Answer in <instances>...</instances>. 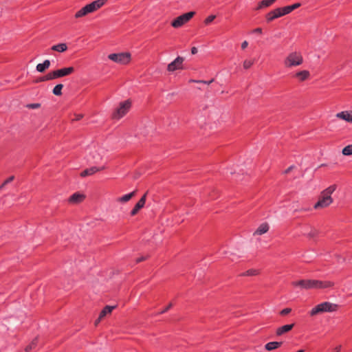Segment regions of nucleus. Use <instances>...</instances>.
<instances>
[{"instance_id":"f257e3e1","label":"nucleus","mask_w":352,"mask_h":352,"mask_svg":"<svg viewBox=\"0 0 352 352\" xmlns=\"http://www.w3.org/2000/svg\"><path fill=\"white\" fill-rule=\"evenodd\" d=\"M292 285L294 287H300L302 289H324L332 287L334 283L331 281H322L319 280L302 279L293 281Z\"/></svg>"},{"instance_id":"f03ea898","label":"nucleus","mask_w":352,"mask_h":352,"mask_svg":"<svg viewBox=\"0 0 352 352\" xmlns=\"http://www.w3.org/2000/svg\"><path fill=\"white\" fill-rule=\"evenodd\" d=\"M336 188L337 185L333 184L322 190L318 198V201L314 206V209L324 208L331 204L333 203L331 194L336 190Z\"/></svg>"},{"instance_id":"7ed1b4c3","label":"nucleus","mask_w":352,"mask_h":352,"mask_svg":"<svg viewBox=\"0 0 352 352\" xmlns=\"http://www.w3.org/2000/svg\"><path fill=\"white\" fill-rule=\"evenodd\" d=\"M338 305L329 302H324L314 307L310 311V316H314L324 312H333L338 310Z\"/></svg>"},{"instance_id":"20e7f679","label":"nucleus","mask_w":352,"mask_h":352,"mask_svg":"<svg viewBox=\"0 0 352 352\" xmlns=\"http://www.w3.org/2000/svg\"><path fill=\"white\" fill-rule=\"evenodd\" d=\"M302 63V56L297 52L289 53L284 60V65L287 68L300 65Z\"/></svg>"},{"instance_id":"39448f33","label":"nucleus","mask_w":352,"mask_h":352,"mask_svg":"<svg viewBox=\"0 0 352 352\" xmlns=\"http://www.w3.org/2000/svg\"><path fill=\"white\" fill-rule=\"evenodd\" d=\"M131 107V102L130 100H126L120 103L119 107L115 110L112 114V118L119 120L125 116Z\"/></svg>"},{"instance_id":"423d86ee","label":"nucleus","mask_w":352,"mask_h":352,"mask_svg":"<svg viewBox=\"0 0 352 352\" xmlns=\"http://www.w3.org/2000/svg\"><path fill=\"white\" fill-rule=\"evenodd\" d=\"M195 15V12L194 11L184 13L174 19L171 22V25L175 28H180L185 23H188Z\"/></svg>"},{"instance_id":"0eeeda50","label":"nucleus","mask_w":352,"mask_h":352,"mask_svg":"<svg viewBox=\"0 0 352 352\" xmlns=\"http://www.w3.org/2000/svg\"><path fill=\"white\" fill-rule=\"evenodd\" d=\"M108 58L113 62L126 65L131 60V54L129 52H122L118 54H110Z\"/></svg>"},{"instance_id":"6e6552de","label":"nucleus","mask_w":352,"mask_h":352,"mask_svg":"<svg viewBox=\"0 0 352 352\" xmlns=\"http://www.w3.org/2000/svg\"><path fill=\"white\" fill-rule=\"evenodd\" d=\"M74 67H64L61 69H58L54 71L51 72L52 76L54 79L62 78L64 76H69L74 72Z\"/></svg>"},{"instance_id":"1a4fd4ad","label":"nucleus","mask_w":352,"mask_h":352,"mask_svg":"<svg viewBox=\"0 0 352 352\" xmlns=\"http://www.w3.org/2000/svg\"><path fill=\"white\" fill-rule=\"evenodd\" d=\"M184 60V58L183 57L177 56L173 62L168 65L167 70L173 72L177 69H182L183 68Z\"/></svg>"},{"instance_id":"9d476101","label":"nucleus","mask_w":352,"mask_h":352,"mask_svg":"<svg viewBox=\"0 0 352 352\" xmlns=\"http://www.w3.org/2000/svg\"><path fill=\"white\" fill-rule=\"evenodd\" d=\"M104 169V166H102V167H100V168H98L96 166H92L91 168H86L85 170L82 171L80 173V175L82 177H87V176L92 175L94 173H97L98 171L102 170Z\"/></svg>"},{"instance_id":"9b49d317","label":"nucleus","mask_w":352,"mask_h":352,"mask_svg":"<svg viewBox=\"0 0 352 352\" xmlns=\"http://www.w3.org/2000/svg\"><path fill=\"white\" fill-rule=\"evenodd\" d=\"M293 77L297 78L299 82H303L309 79L310 73L307 70H302L295 73Z\"/></svg>"},{"instance_id":"f8f14e48","label":"nucleus","mask_w":352,"mask_h":352,"mask_svg":"<svg viewBox=\"0 0 352 352\" xmlns=\"http://www.w3.org/2000/svg\"><path fill=\"white\" fill-rule=\"evenodd\" d=\"M336 117L338 118H340L342 120H344L346 122H351L352 123V111H341L340 113H338L336 114Z\"/></svg>"},{"instance_id":"ddd939ff","label":"nucleus","mask_w":352,"mask_h":352,"mask_svg":"<svg viewBox=\"0 0 352 352\" xmlns=\"http://www.w3.org/2000/svg\"><path fill=\"white\" fill-rule=\"evenodd\" d=\"M294 327V324H285L278 327L276 331V334L278 336H282L283 334L289 332Z\"/></svg>"},{"instance_id":"4468645a","label":"nucleus","mask_w":352,"mask_h":352,"mask_svg":"<svg viewBox=\"0 0 352 352\" xmlns=\"http://www.w3.org/2000/svg\"><path fill=\"white\" fill-rule=\"evenodd\" d=\"M85 198V196L84 195L76 192L69 198V202L72 204H78L82 202Z\"/></svg>"},{"instance_id":"2eb2a0df","label":"nucleus","mask_w":352,"mask_h":352,"mask_svg":"<svg viewBox=\"0 0 352 352\" xmlns=\"http://www.w3.org/2000/svg\"><path fill=\"white\" fill-rule=\"evenodd\" d=\"M269 230V225L267 223H261L256 230L254 232V235H261L266 233Z\"/></svg>"},{"instance_id":"dca6fc26","label":"nucleus","mask_w":352,"mask_h":352,"mask_svg":"<svg viewBox=\"0 0 352 352\" xmlns=\"http://www.w3.org/2000/svg\"><path fill=\"white\" fill-rule=\"evenodd\" d=\"M282 344V342H270L265 345V349L267 351H270L279 348Z\"/></svg>"},{"instance_id":"f3484780","label":"nucleus","mask_w":352,"mask_h":352,"mask_svg":"<svg viewBox=\"0 0 352 352\" xmlns=\"http://www.w3.org/2000/svg\"><path fill=\"white\" fill-rule=\"evenodd\" d=\"M50 66V61L49 60H45L43 63H39L36 65V70L38 72L43 73L47 69H48Z\"/></svg>"},{"instance_id":"a211bd4d","label":"nucleus","mask_w":352,"mask_h":352,"mask_svg":"<svg viewBox=\"0 0 352 352\" xmlns=\"http://www.w3.org/2000/svg\"><path fill=\"white\" fill-rule=\"evenodd\" d=\"M137 190H134L129 194L124 195L122 197L118 198V201L124 203L129 201L132 197L136 195Z\"/></svg>"},{"instance_id":"6ab92c4d","label":"nucleus","mask_w":352,"mask_h":352,"mask_svg":"<svg viewBox=\"0 0 352 352\" xmlns=\"http://www.w3.org/2000/svg\"><path fill=\"white\" fill-rule=\"evenodd\" d=\"M115 306H105L100 313V319H103L107 314H110L114 309Z\"/></svg>"},{"instance_id":"aec40b11","label":"nucleus","mask_w":352,"mask_h":352,"mask_svg":"<svg viewBox=\"0 0 352 352\" xmlns=\"http://www.w3.org/2000/svg\"><path fill=\"white\" fill-rule=\"evenodd\" d=\"M274 3L271 0H262L260 1L256 8V10L263 9L265 8H268L272 6Z\"/></svg>"},{"instance_id":"412c9836","label":"nucleus","mask_w":352,"mask_h":352,"mask_svg":"<svg viewBox=\"0 0 352 352\" xmlns=\"http://www.w3.org/2000/svg\"><path fill=\"white\" fill-rule=\"evenodd\" d=\"M51 49L58 52H64L67 50V45L66 43H59L53 45Z\"/></svg>"},{"instance_id":"4be33fe9","label":"nucleus","mask_w":352,"mask_h":352,"mask_svg":"<svg viewBox=\"0 0 352 352\" xmlns=\"http://www.w3.org/2000/svg\"><path fill=\"white\" fill-rule=\"evenodd\" d=\"M52 80H53V77L52 76V72H50L43 76L37 78L36 79H35L34 80V82L38 83V82Z\"/></svg>"},{"instance_id":"5701e85b","label":"nucleus","mask_w":352,"mask_h":352,"mask_svg":"<svg viewBox=\"0 0 352 352\" xmlns=\"http://www.w3.org/2000/svg\"><path fill=\"white\" fill-rule=\"evenodd\" d=\"M38 344V338H35L25 348V352H30L34 349Z\"/></svg>"},{"instance_id":"b1692460","label":"nucleus","mask_w":352,"mask_h":352,"mask_svg":"<svg viewBox=\"0 0 352 352\" xmlns=\"http://www.w3.org/2000/svg\"><path fill=\"white\" fill-rule=\"evenodd\" d=\"M63 88V84H58L56 85L53 90H52V93L55 95V96H61L62 95V89Z\"/></svg>"},{"instance_id":"393cba45","label":"nucleus","mask_w":352,"mask_h":352,"mask_svg":"<svg viewBox=\"0 0 352 352\" xmlns=\"http://www.w3.org/2000/svg\"><path fill=\"white\" fill-rule=\"evenodd\" d=\"M265 21L267 23H271L272 21H273L274 20H275L276 19L275 16V14H274V12H273V10H271L269 12H267L265 14Z\"/></svg>"},{"instance_id":"a878e982","label":"nucleus","mask_w":352,"mask_h":352,"mask_svg":"<svg viewBox=\"0 0 352 352\" xmlns=\"http://www.w3.org/2000/svg\"><path fill=\"white\" fill-rule=\"evenodd\" d=\"M319 232L314 228H311L310 232L305 234L309 239H314L318 236Z\"/></svg>"},{"instance_id":"bb28decb","label":"nucleus","mask_w":352,"mask_h":352,"mask_svg":"<svg viewBox=\"0 0 352 352\" xmlns=\"http://www.w3.org/2000/svg\"><path fill=\"white\" fill-rule=\"evenodd\" d=\"M107 2V0H96L94 1L92 3H94V5H95L94 7L97 10L100 9L101 7H102Z\"/></svg>"},{"instance_id":"cd10ccee","label":"nucleus","mask_w":352,"mask_h":352,"mask_svg":"<svg viewBox=\"0 0 352 352\" xmlns=\"http://www.w3.org/2000/svg\"><path fill=\"white\" fill-rule=\"evenodd\" d=\"M147 193H148L147 192L146 193H144L142 195V197L140 199V200L136 203V205L139 206L142 208H143L145 205Z\"/></svg>"},{"instance_id":"c85d7f7f","label":"nucleus","mask_w":352,"mask_h":352,"mask_svg":"<svg viewBox=\"0 0 352 352\" xmlns=\"http://www.w3.org/2000/svg\"><path fill=\"white\" fill-rule=\"evenodd\" d=\"M258 274V270H254V269H250V270H248L245 271L243 274H241V276H256Z\"/></svg>"},{"instance_id":"c756f323","label":"nucleus","mask_w":352,"mask_h":352,"mask_svg":"<svg viewBox=\"0 0 352 352\" xmlns=\"http://www.w3.org/2000/svg\"><path fill=\"white\" fill-rule=\"evenodd\" d=\"M342 153L344 155H352V144L348 145L345 146L342 151Z\"/></svg>"},{"instance_id":"7c9ffc66","label":"nucleus","mask_w":352,"mask_h":352,"mask_svg":"<svg viewBox=\"0 0 352 352\" xmlns=\"http://www.w3.org/2000/svg\"><path fill=\"white\" fill-rule=\"evenodd\" d=\"M254 63V60H245L243 62V66L245 69H248L252 67Z\"/></svg>"},{"instance_id":"2f4dec72","label":"nucleus","mask_w":352,"mask_h":352,"mask_svg":"<svg viewBox=\"0 0 352 352\" xmlns=\"http://www.w3.org/2000/svg\"><path fill=\"white\" fill-rule=\"evenodd\" d=\"M280 8L282 10L281 12H283L284 16L286 15V14H289L290 12H292V10L290 6L282 7Z\"/></svg>"},{"instance_id":"473e14b6","label":"nucleus","mask_w":352,"mask_h":352,"mask_svg":"<svg viewBox=\"0 0 352 352\" xmlns=\"http://www.w3.org/2000/svg\"><path fill=\"white\" fill-rule=\"evenodd\" d=\"M281 10H282L280 8H277L273 10V12H274V14H275V16L276 19L284 16V14H283V12H281Z\"/></svg>"},{"instance_id":"72a5a7b5","label":"nucleus","mask_w":352,"mask_h":352,"mask_svg":"<svg viewBox=\"0 0 352 352\" xmlns=\"http://www.w3.org/2000/svg\"><path fill=\"white\" fill-rule=\"evenodd\" d=\"M141 209H142V208H140L139 206L135 204L130 212L131 216H135V214H137L138 213V212Z\"/></svg>"},{"instance_id":"f704fd0d","label":"nucleus","mask_w":352,"mask_h":352,"mask_svg":"<svg viewBox=\"0 0 352 352\" xmlns=\"http://www.w3.org/2000/svg\"><path fill=\"white\" fill-rule=\"evenodd\" d=\"M216 18V16L215 15H210L208 16L205 20H204V24L205 25H208L210 24V23H212L214 19Z\"/></svg>"},{"instance_id":"c9c22d12","label":"nucleus","mask_w":352,"mask_h":352,"mask_svg":"<svg viewBox=\"0 0 352 352\" xmlns=\"http://www.w3.org/2000/svg\"><path fill=\"white\" fill-rule=\"evenodd\" d=\"M291 311H292L291 308H288V307L285 308L280 311V315L286 316V315L289 314V313H291Z\"/></svg>"},{"instance_id":"e433bc0d","label":"nucleus","mask_w":352,"mask_h":352,"mask_svg":"<svg viewBox=\"0 0 352 352\" xmlns=\"http://www.w3.org/2000/svg\"><path fill=\"white\" fill-rule=\"evenodd\" d=\"M173 306L172 302H170L164 309L159 312V314H162L167 312Z\"/></svg>"},{"instance_id":"4c0bfd02","label":"nucleus","mask_w":352,"mask_h":352,"mask_svg":"<svg viewBox=\"0 0 352 352\" xmlns=\"http://www.w3.org/2000/svg\"><path fill=\"white\" fill-rule=\"evenodd\" d=\"M95 5H94V3L91 2L87 5H86V6H87V8H88V10L90 13L91 12H94L95 11H96V8L94 7Z\"/></svg>"},{"instance_id":"58836bf2","label":"nucleus","mask_w":352,"mask_h":352,"mask_svg":"<svg viewBox=\"0 0 352 352\" xmlns=\"http://www.w3.org/2000/svg\"><path fill=\"white\" fill-rule=\"evenodd\" d=\"M40 107H41L40 103H32V104H29L27 105V107H28L29 109H38Z\"/></svg>"},{"instance_id":"ea45409f","label":"nucleus","mask_w":352,"mask_h":352,"mask_svg":"<svg viewBox=\"0 0 352 352\" xmlns=\"http://www.w3.org/2000/svg\"><path fill=\"white\" fill-rule=\"evenodd\" d=\"M74 116H75V118L72 119V122H74V121H78V120H81L83 118V115L82 114H75Z\"/></svg>"},{"instance_id":"a19ab883","label":"nucleus","mask_w":352,"mask_h":352,"mask_svg":"<svg viewBox=\"0 0 352 352\" xmlns=\"http://www.w3.org/2000/svg\"><path fill=\"white\" fill-rule=\"evenodd\" d=\"M192 82H199V83H204V84H206V85H209L210 84L211 82H212L214 81V79H212L209 81H206V80H192Z\"/></svg>"},{"instance_id":"79ce46f5","label":"nucleus","mask_w":352,"mask_h":352,"mask_svg":"<svg viewBox=\"0 0 352 352\" xmlns=\"http://www.w3.org/2000/svg\"><path fill=\"white\" fill-rule=\"evenodd\" d=\"M148 256H140V257L136 258L135 262L137 263H139L142 261L146 260L148 258Z\"/></svg>"},{"instance_id":"37998d69","label":"nucleus","mask_w":352,"mask_h":352,"mask_svg":"<svg viewBox=\"0 0 352 352\" xmlns=\"http://www.w3.org/2000/svg\"><path fill=\"white\" fill-rule=\"evenodd\" d=\"M84 16H85V14L80 10L75 14V18L76 19L82 17Z\"/></svg>"},{"instance_id":"c03bdc74","label":"nucleus","mask_w":352,"mask_h":352,"mask_svg":"<svg viewBox=\"0 0 352 352\" xmlns=\"http://www.w3.org/2000/svg\"><path fill=\"white\" fill-rule=\"evenodd\" d=\"M291 6V8L293 10L300 8L301 6V3H296L294 4H292V5H290Z\"/></svg>"},{"instance_id":"a18cd8bd","label":"nucleus","mask_w":352,"mask_h":352,"mask_svg":"<svg viewBox=\"0 0 352 352\" xmlns=\"http://www.w3.org/2000/svg\"><path fill=\"white\" fill-rule=\"evenodd\" d=\"M14 179V177L12 175V176H10L9 177L8 179H6L3 182H4V184H8L9 183H10L11 182H12Z\"/></svg>"},{"instance_id":"49530a36","label":"nucleus","mask_w":352,"mask_h":352,"mask_svg":"<svg viewBox=\"0 0 352 352\" xmlns=\"http://www.w3.org/2000/svg\"><path fill=\"white\" fill-rule=\"evenodd\" d=\"M252 32L253 33H256V34H262V28H256L255 29H254L252 30Z\"/></svg>"},{"instance_id":"de8ad7c7","label":"nucleus","mask_w":352,"mask_h":352,"mask_svg":"<svg viewBox=\"0 0 352 352\" xmlns=\"http://www.w3.org/2000/svg\"><path fill=\"white\" fill-rule=\"evenodd\" d=\"M80 10H81V11H82V12H83L85 15H87V14H89V13H90V12H89V10H88L87 6H84L83 8H82L80 9Z\"/></svg>"},{"instance_id":"09e8293b","label":"nucleus","mask_w":352,"mask_h":352,"mask_svg":"<svg viewBox=\"0 0 352 352\" xmlns=\"http://www.w3.org/2000/svg\"><path fill=\"white\" fill-rule=\"evenodd\" d=\"M294 168V166H290L289 167H288L285 171H284V173L285 174H287L289 173L290 171H292Z\"/></svg>"},{"instance_id":"8fccbe9b","label":"nucleus","mask_w":352,"mask_h":352,"mask_svg":"<svg viewBox=\"0 0 352 352\" xmlns=\"http://www.w3.org/2000/svg\"><path fill=\"white\" fill-rule=\"evenodd\" d=\"M248 45V41H243L242 43H241V48L243 50H245Z\"/></svg>"},{"instance_id":"3c124183","label":"nucleus","mask_w":352,"mask_h":352,"mask_svg":"<svg viewBox=\"0 0 352 352\" xmlns=\"http://www.w3.org/2000/svg\"><path fill=\"white\" fill-rule=\"evenodd\" d=\"M197 53V48L196 47H192L191 48V54H196Z\"/></svg>"},{"instance_id":"603ef678","label":"nucleus","mask_w":352,"mask_h":352,"mask_svg":"<svg viewBox=\"0 0 352 352\" xmlns=\"http://www.w3.org/2000/svg\"><path fill=\"white\" fill-rule=\"evenodd\" d=\"M340 349H341V346H338L334 349L333 352H340Z\"/></svg>"},{"instance_id":"864d4df0","label":"nucleus","mask_w":352,"mask_h":352,"mask_svg":"<svg viewBox=\"0 0 352 352\" xmlns=\"http://www.w3.org/2000/svg\"><path fill=\"white\" fill-rule=\"evenodd\" d=\"M102 319H100V316H98V319L95 321V325L97 326L98 323L102 320Z\"/></svg>"},{"instance_id":"5fc2aeb1","label":"nucleus","mask_w":352,"mask_h":352,"mask_svg":"<svg viewBox=\"0 0 352 352\" xmlns=\"http://www.w3.org/2000/svg\"><path fill=\"white\" fill-rule=\"evenodd\" d=\"M6 184H4V182L0 186V190H1Z\"/></svg>"},{"instance_id":"6e6d98bb","label":"nucleus","mask_w":352,"mask_h":352,"mask_svg":"<svg viewBox=\"0 0 352 352\" xmlns=\"http://www.w3.org/2000/svg\"><path fill=\"white\" fill-rule=\"evenodd\" d=\"M296 352H305V351L303 349H300V350H298V351Z\"/></svg>"},{"instance_id":"4d7b16f0","label":"nucleus","mask_w":352,"mask_h":352,"mask_svg":"<svg viewBox=\"0 0 352 352\" xmlns=\"http://www.w3.org/2000/svg\"><path fill=\"white\" fill-rule=\"evenodd\" d=\"M273 3H274L276 0H271Z\"/></svg>"}]
</instances>
